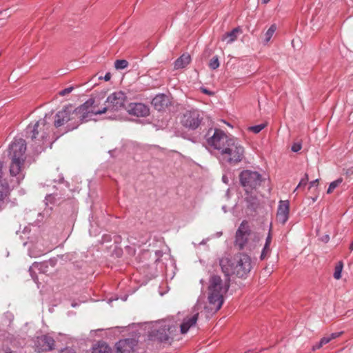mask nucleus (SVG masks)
<instances>
[{"mask_svg":"<svg viewBox=\"0 0 353 353\" xmlns=\"http://www.w3.org/2000/svg\"><path fill=\"white\" fill-rule=\"evenodd\" d=\"M209 147L215 150L216 157L223 165H234L244 158L245 148L236 138L228 136L220 129H210L206 134Z\"/></svg>","mask_w":353,"mask_h":353,"instance_id":"nucleus-1","label":"nucleus"},{"mask_svg":"<svg viewBox=\"0 0 353 353\" xmlns=\"http://www.w3.org/2000/svg\"><path fill=\"white\" fill-rule=\"evenodd\" d=\"M92 103V101H86L75 109L71 105L65 107L56 114L54 125L58 128L70 122L68 130H71L77 128L79 123L93 119L89 109Z\"/></svg>","mask_w":353,"mask_h":353,"instance_id":"nucleus-2","label":"nucleus"},{"mask_svg":"<svg viewBox=\"0 0 353 353\" xmlns=\"http://www.w3.org/2000/svg\"><path fill=\"white\" fill-rule=\"evenodd\" d=\"M229 279L223 280L218 275H212L209 279L208 287V305L203 307L208 318L216 313L223 303V296L230 287Z\"/></svg>","mask_w":353,"mask_h":353,"instance_id":"nucleus-3","label":"nucleus"},{"mask_svg":"<svg viewBox=\"0 0 353 353\" xmlns=\"http://www.w3.org/2000/svg\"><path fill=\"white\" fill-rule=\"evenodd\" d=\"M219 265L226 276L234 274L238 277H244L252 268L250 257L244 254H236L232 258L222 257Z\"/></svg>","mask_w":353,"mask_h":353,"instance_id":"nucleus-4","label":"nucleus"},{"mask_svg":"<svg viewBox=\"0 0 353 353\" xmlns=\"http://www.w3.org/2000/svg\"><path fill=\"white\" fill-rule=\"evenodd\" d=\"M126 95L121 91L114 92L110 94L105 101L104 106L99 108V101L95 99L90 98L88 101H92L93 103L90 107V111L93 118L94 116L101 114L106 112H118L125 108L126 101Z\"/></svg>","mask_w":353,"mask_h":353,"instance_id":"nucleus-5","label":"nucleus"},{"mask_svg":"<svg viewBox=\"0 0 353 353\" xmlns=\"http://www.w3.org/2000/svg\"><path fill=\"white\" fill-rule=\"evenodd\" d=\"M50 122L48 121V115L43 119L37 121L34 125H29L26 128L28 137H30L34 142V148L39 152L46 143L50 132Z\"/></svg>","mask_w":353,"mask_h":353,"instance_id":"nucleus-6","label":"nucleus"},{"mask_svg":"<svg viewBox=\"0 0 353 353\" xmlns=\"http://www.w3.org/2000/svg\"><path fill=\"white\" fill-rule=\"evenodd\" d=\"M259 240V235L251 231L248 223L245 221H242L236 232L235 245L240 250H251L256 247Z\"/></svg>","mask_w":353,"mask_h":353,"instance_id":"nucleus-7","label":"nucleus"},{"mask_svg":"<svg viewBox=\"0 0 353 353\" xmlns=\"http://www.w3.org/2000/svg\"><path fill=\"white\" fill-rule=\"evenodd\" d=\"M148 327V330H148L149 337L151 339H155L161 342L167 341L170 335L176 330L175 327L171 326L165 321L155 323L152 326L146 325L145 327Z\"/></svg>","mask_w":353,"mask_h":353,"instance_id":"nucleus-8","label":"nucleus"},{"mask_svg":"<svg viewBox=\"0 0 353 353\" xmlns=\"http://www.w3.org/2000/svg\"><path fill=\"white\" fill-rule=\"evenodd\" d=\"M204 119V112L197 108H190L184 111L181 118V125L190 130L199 128Z\"/></svg>","mask_w":353,"mask_h":353,"instance_id":"nucleus-9","label":"nucleus"},{"mask_svg":"<svg viewBox=\"0 0 353 353\" xmlns=\"http://www.w3.org/2000/svg\"><path fill=\"white\" fill-rule=\"evenodd\" d=\"M239 179L241 184L247 192L259 187L263 180L261 175L258 172L250 170L242 171Z\"/></svg>","mask_w":353,"mask_h":353,"instance_id":"nucleus-10","label":"nucleus"},{"mask_svg":"<svg viewBox=\"0 0 353 353\" xmlns=\"http://www.w3.org/2000/svg\"><path fill=\"white\" fill-rule=\"evenodd\" d=\"M201 299H199L196 305L192 309V312L183 317L182 323L180 324V330L182 334H185L190 328L195 325L199 316L200 309L202 307Z\"/></svg>","mask_w":353,"mask_h":353,"instance_id":"nucleus-11","label":"nucleus"},{"mask_svg":"<svg viewBox=\"0 0 353 353\" xmlns=\"http://www.w3.org/2000/svg\"><path fill=\"white\" fill-rule=\"evenodd\" d=\"M26 143L23 139H15L9 147V156L11 160H25Z\"/></svg>","mask_w":353,"mask_h":353,"instance_id":"nucleus-12","label":"nucleus"},{"mask_svg":"<svg viewBox=\"0 0 353 353\" xmlns=\"http://www.w3.org/2000/svg\"><path fill=\"white\" fill-rule=\"evenodd\" d=\"M24 161L25 160H11L10 174L11 176L16 178L17 184H19L25 177L23 172Z\"/></svg>","mask_w":353,"mask_h":353,"instance_id":"nucleus-13","label":"nucleus"},{"mask_svg":"<svg viewBox=\"0 0 353 353\" xmlns=\"http://www.w3.org/2000/svg\"><path fill=\"white\" fill-rule=\"evenodd\" d=\"M127 112L137 117H145L149 115V108L142 103H131L125 108Z\"/></svg>","mask_w":353,"mask_h":353,"instance_id":"nucleus-14","label":"nucleus"},{"mask_svg":"<svg viewBox=\"0 0 353 353\" xmlns=\"http://www.w3.org/2000/svg\"><path fill=\"white\" fill-rule=\"evenodd\" d=\"M54 340L48 335L38 336L35 341V348L38 352L50 351L54 349Z\"/></svg>","mask_w":353,"mask_h":353,"instance_id":"nucleus-15","label":"nucleus"},{"mask_svg":"<svg viewBox=\"0 0 353 353\" xmlns=\"http://www.w3.org/2000/svg\"><path fill=\"white\" fill-rule=\"evenodd\" d=\"M137 343L135 338L121 339L116 344V349L118 353H132Z\"/></svg>","mask_w":353,"mask_h":353,"instance_id":"nucleus-16","label":"nucleus"},{"mask_svg":"<svg viewBox=\"0 0 353 353\" xmlns=\"http://www.w3.org/2000/svg\"><path fill=\"white\" fill-rule=\"evenodd\" d=\"M48 265H50L51 266L54 265V263L53 260H50L49 261H46L43 263H37L35 262L32 264V265L30 268L29 272L30 274L34 280V281L38 284V278L37 276H35V270H38L40 273H46L48 272L47 268L48 267Z\"/></svg>","mask_w":353,"mask_h":353,"instance_id":"nucleus-17","label":"nucleus"},{"mask_svg":"<svg viewBox=\"0 0 353 353\" xmlns=\"http://www.w3.org/2000/svg\"><path fill=\"white\" fill-rule=\"evenodd\" d=\"M290 204L288 201H281L279 204L276 219L284 225L289 218Z\"/></svg>","mask_w":353,"mask_h":353,"instance_id":"nucleus-18","label":"nucleus"},{"mask_svg":"<svg viewBox=\"0 0 353 353\" xmlns=\"http://www.w3.org/2000/svg\"><path fill=\"white\" fill-rule=\"evenodd\" d=\"M169 103L170 99L168 97L163 94H157L152 101V105L159 111L165 108Z\"/></svg>","mask_w":353,"mask_h":353,"instance_id":"nucleus-19","label":"nucleus"},{"mask_svg":"<svg viewBox=\"0 0 353 353\" xmlns=\"http://www.w3.org/2000/svg\"><path fill=\"white\" fill-rule=\"evenodd\" d=\"M242 33L241 29L240 28H235L230 32L225 33L222 37L221 40L223 41H225L227 44H230L235 41L237 37Z\"/></svg>","mask_w":353,"mask_h":353,"instance_id":"nucleus-20","label":"nucleus"},{"mask_svg":"<svg viewBox=\"0 0 353 353\" xmlns=\"http://www.w3.org/2000/svg\"><path fill=\"white\" fill-rule=\"evenodd\" d=\"M3 162L0 161V201H3L8 196L9 186L6 182L2 181Z\"/></svg>","mask_w":353,"mask_h":353,"instance_id":"nucleus-21","label":"nucleus"},{"mask_svg":"<svg viewBox=\"0 0 353 353\" xmlns=\"http://www.w3.org/2000/svg\"><path fill=\"white\" fill-rule=\"evenodd\" d=\"M190 62V56L189 54H183L174 63V68L176 69L183 68L188 65Z\"/></svg>","mask_w":353,"mask_h":353,"instance_id":"nucleus-22","label":"nucleus"},{"mask_svg":"<svg viewBox=\"0 0 353 353\" xmlns=\"http://www.w3.org/2000/svg\"><path fill=\"white\" fill-rule=\"evenodd\" d=\"M48 250H42L41 248V245L39 243H37L35 245H34L32 248H29V256L30 257H38L40 256L45 253L48 252Z\"/></svg>","mask_w":353,"mask_h":353,"instance_id":"nucleus-23","label":"nucleus"},{"mask_svg":"<svg viewBox=\"0 0 353 353\" xmlns=\"http://www.w3.org/2000/svg\"><path fill=\"white\" fill-rule=\"evenodd\" d=\"M110 348L103 342H99L92 347V353H110Z\"/></svg>","mask_w":353,"mask_h":353,"instance_id":"nucleus-24","label":"nucleus"},{"mask_svg":"<svg viewBox=\"0 0 353 353\" xmlns=\"http://www.w3.org/2000/svg\"><path fill=\"white\" fill-rule=\"evenodd\" d=\"M276 30V26L275 24L271 25V26L269 28V29L267 30V32L265 34V42L268 43L270 41L272 37L273 36L274 33L275 32Z\"/></svg>","mask_w":353,"mask_h":353,"instance_id":"nucleus-25","label":"nucleus"},{"mask_svg":"<svg viewBox=\"0 0 353 353\" xmlns=\"http://www.w3.org/2000/svg\"><path fill=\"white\" fill-rule=\"evenodd\" d=\"M343 182L342 178H339L338 179L332 181L330 183L328 189L327 190V194L332 193L334 189H336L337 187H339Z\"/></svg>","mask_w":353,"mask_h":353,"instance_id":"nucleus-26","label":"nucleus"},{"mask_svg":"<svg viewBox=\"0 0 353 353\" xmlns=\"http://www.w3.org/2000/svg\"><path fill=\"white\" fill-rule=\"evenodd\" d=\"M342 270H343V263L339 262L334 269V278L335 279L338 280V279H341Z\"/></svg>","mask_w":353,"mask_h":353,"instance_id":"nucleus-27","label":"nucleus"},{"mask_svg":"<svg viewBox=\"0 0 353 353\" xmlns=\"http://www.w3.org/2000/svg\"><path fill=\"white\" fill-rule=\"evenodd\" d=\"M128 61L124 59L117 60L114 63V67L118 70L125 69L128 67Z\"/></svg>","mask_w":353,"mask_h":353,"instance_id":"nucleus-28","label":"nucleus"},{"mask_svg":"<svg viewBox=\"0 0 353 353\" xmlns=\"http://www.w3.org/2000/svg\"><path fill=\"white\" fill-rule=\"evenodd\" d=\"M219 61L217 56H215L211 59L209 63V66L211 69L215 70L219 67Z\"/></svg>","mask_w":353,"mask_h":353,"instance_id":"nucleus-29","label":"nucleus"},{"mask_svg":"<svg viewBox=\"0 0 353 353\" xmlns=\"http://www.w3.org/2000/svg\"><path fill=\"white\" fill-rule=\"evenodd\" d=\"M265 125V124H259L254 126H252L250 129L252 132H254L255 134H257L260 132L264 128Z\"/></svg>","mask_w":353,"mask_h":353,"instance_id":"nucleus-30","label":"nucleus"},{"mask_svg":"<svg viewBox=\"0 0 353 353\" xmlns=\"http://www.w3.org/2000/svg\"><path fill=\"white\" fill-rule=\"evenodd\" d=\"M308 181V176L307 174H305V176L300 181L299 185H297V187L296 188V189L294 190V192L300 188L302 186H305L306 185Z\"/></svg>","mask_w":353,"mask_h":353,"instance_id":"nucleus-31","label":"nucleus"},{"mask_svg":"<svg viewBox=\"0 0 353 353\" xmlns=\"http://www.w3.org/2000/svg\"><path fill=\"white\" fill-rule=\"evenodd\" d=\"M73 90H74V87L73 86H70V87H68L67 88H65V89L61 90L59 92V94L60 96H65V95H68L70 93H71Z\"/></svg>","mask_w":353,"mask_h":353,"instance_id":"nucleus-32","label":"nucleus"},{"mask_svg":"<svg viewBox=\"0 0 353 353\" xmlns=\"http://www.w3.org/2000/svg\"><path fill=\"white\" fill-rule=\"evenodd\" d=\"M301 143H294L292 145V148H291V150L294 152H299L301 149Z\"/></svg>","mask_w":353,"mask_h":353,"instance_id":"nucleus-33","label":"nucleus"},{"mask_svg":"<svg viewBox=\"0 0 353 353\" xmlns=\"http://www.w3.org/2000/svg\"><path fill=\"white\" fill-rule=\"evenodd\" d=\"M269 252H270V247L266 248L265 245H264V248H263L261 254V260L264 259Z\"/></svg>","mask_w":353,"mask_h":353,"instance_id":"nucleus-34","label":"nucleus"},{"mask_svg":"<svg viewBox=\"0 0 353 353\" xmlns=\"http://www.w3.org/2000/svg\"><path fill=\"white\" fill-rule=\"evenodd\" d=\"M342 334H343V332H334V333H332L328 336L330 339V341H332L333 339H335L339 337Z\"/></svg>","mask_w":353,"mask_h":353,"instance_id":"nucleus-35","label":"nucleus"},{"mask_svg":"<svg viewBox=\"0 0 353 353\" xmlns=\"http://www.w3.org/2000/svg\"><path fill=\"white\" fill-rule=\"evenodd\" d=\"M330 341H330V339L329 338V336H324L321 339V341L319 342L321 343V344L323 346V345L328 343Z\"/></svg>","mask_w":353,"mask_h":353,"instance_id":"nucleus-36","label":"nucleus"},{"mask_svg":"<svg viewBox=\"0 0 353 353\" xmlns=\"http://www.w3.org/2000/svg\"><path fill=\"white\" fill-rule=\"evenodd\" d=\"M271 241H272V237H271L270 234H269L268 236H267L266 241H265V245L266 248H269L270 247V245L271 243Z\"/></svg>","mask_w":353,"mask_h":353,"instance_id":"nucleus-37","label":"nucleus"},{"mask_svg":"<svg viewBox=\"0 0 353 353\" xmlns=\"http://www.w3.org/2000/svg\"><path fill=\"white\" fill-rule=\"evenodd\" d=\"M319 183V179L314 180L310 183V188L316 186Z\"/></svg>","mask_w":353,"mask_h":353,"instance_id":"nucleus-38","label":"nucleus"},{"mask_svg":"<svg viewBox=\"0 0 353 353\" xmlns=\"http://www.w3.org/2000/svg\"><path fill=\"white\" fill-rule=\"evenodd\" d=\"M322 347V345L321 344L320 342H319L318 343H316V345H314L313 347H312V350H318V349H320L321 347Z\"/></svg>","mask_w":353,"mask_h":353,"instance_id":"nucleus-39","label":"nucleus"},{"mask_svg":"<svg viewBox=\"0 0 353 353\" xmlns=\"http://www.w3.org/2000/svg\"><path fill=\"white\" fill-rule=\"evenodd\" d=\"M110 78H111V74L109 72L106 73L103 77V79L105 81H109L110 79Z\"/></svg>","mask_w":353,"mask_h":353,"instance_id":"nucleus-40","label":"nucleus"},{"mask_svg":"<svg viewBox=\"0 0 353 353\" xmlns=\"http://www.w3.org/2000/svg\"><path fill=\"white\" fill-rule=\"evenodd\" d=\"M201 90H202V92H203V93H205V94H208V95H211V94H212V92H210V91H209V90H207L206 88H201Z\"/></svg>","mask_w":353,"mask_h":353,"instance_id":"nucleus-41","label":"nucleus"},{"mask_svg":"<svg viewBox=\"0 0 353 353\" xmlns=\"http://www.w3.org/2000/svg\"><path fill=\"white\" fill-rule=\"evenodd\" d=\"M250 203L252 206L256 205V199L255 197H253L252 201H250Z\"/></svg>","mask_w":353,"mask_h":353,"instance_id":"nucleus-42","label":"nucleus"},{"mask_svg":"<svg viewBox=\"0 0 353 353\" xmlns=\"http://www.w3.org/2000/svg\"><path fill=\"white\" fill-rule=\"evenodd\" d=\"M330 239V237L328 235H325L324 237H323V241H324L325 242H327Z\"/></svg>","mask_w":353,"mask_h":353,"instance_id":"nucleus-43","label":"nucleus"},{"mask_svg":"<svg viewBox=\"0 0 353 353\" xmlns=\"http://www.w3.org/2000/svg\"><path fill=\"white\" fill-rule=\"evenodd\" d=\"M222 180L224 183H228V178L225 176H223L222 177Z\"/></svg>","mask_w":353,"mask_h":353,"instance_id":"nucleus-44","label":"nucleus"},{"mask_svg":"<svg viewBox=\"0 0 353 353\" xmlns=\"http://www.w3.org/2000/svg\"><path fill=\"white\" fill-rule=\"evenodd\" d=\"M350 251L353 250V241L351 243V244L350 245Z\"/></svg>","mask_w":353,"mask_h":353,"instance_id":"nucleus-45","label":"nucleus"},{"mask_svg":"<svg viewBox=\"0 0 353 353\" xmlns=\"http://www.w3.org/2000/svg\"><path fill=\"white\" fill-rule=\"evenodd\" d=\"M270 1L271 0H263L262 2L265 4V3H268V2H270Z\"/></svg>","mask_w":353,"mask_h":353,"instance_id":"nucleus-46","label":"nucleus"},{"mask_svg":"<svg viewBox=\"0 0 353 353\" xmlns=\"http://www.w3.org/2000/svg\"><path fill=\"white\" fill-rule=\"evenodd\" d=\"M72 307H76V306H77V304H76V303H72Z\"/></svg>","mask_w":353,"mask_h":353,"instance_id":"nucleus-47","label":"nucleus"},{"mask_svg":"<svg viewBox=\"0 0 353 353\" xmlns=\"http://www.w3.org/2000/svg\"><path fill=\"white\" fill-rule=\"evenodd\" d=\"M104 238L106 239H108L106 241H109V236H104Z\"/></svg>","mask_w":353,"mask_h":353,"instance_id":"nucleus-48","label":"nucleus"},{"mask_svg":"<svg viewBox=\"0 0 353 353\" xmlns=\"http://www.w3.org/2000/svg\"><path fill=\"white\" fill-rule=\"evenodd\" d=\"M126 299H127V297H126V296H125L123 299H122V300H123V301H125Z\"/></svg>","mask_w":353,"mask_h":353,"instance_id":"nucleus-49","label":"nucleus"},{"mask_svg":"<svg viewBox=\"0 0 353 353\" xmlns=\"http://www.w3.org/2000/svg\"><path fill=\"white\" fill-rule=\"evenodd\" d=\"M312 200L313 201H315L316 200V198H313Z\"/></svg>","mask_w":353,"mask_h":353,"instance_id":"nucleus-50","label":"nucleus"},{"mask_svg":"<svg viewBox=\"0 0 353 353\" xmlns=\"http://www.w3.org/2000/svg\"><path fill=\"white\" fill-rule=\"evenodd\" d=\"M223 210L225 212H226V210H225V208L224 206L223 207Z\"/></svg>","mask_w":353,"mask_h":353,"instance_id":"nucleus-51","label":"nucleus"},{"mask_svg":"<svg viewBox=\"0 0 353 353\" xmlns=\"http://www.w3.org/2000/svg\"><path fill=\"white\" fill-rule=\"evenodd\" d=\"M5 353H13V352H12L9 351V352H6Z\"/></svg>","mask_w":353,"mask_h":353,"instance_id":"nucleus-52","label":"nucleus"},{"mask_svg":"<svg viewBox=\"0 0 353 353\" xmlns=\"http://www.w3.org/2000/svg\"><path fill=\"white\" fill-rule=\"evenodd\" d=\"M112 299H109V303L112 302Z\"/></svg>","mask_w":353,"mask_h":353,"instance_id":"nucleus-53","label":"nucleus"}]
</instances>
